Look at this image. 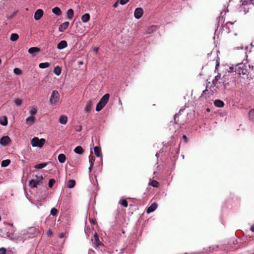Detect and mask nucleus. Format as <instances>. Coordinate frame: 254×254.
<instances>
[{
  "instance_id": "obj_1",
  "label": "nucleus",
  "mask_w": 254,
  "mask_h": 254,
  "mask_svg": "<svg viewBox=\"0 0 254 254\" xmlns=\"http://www.w3.org/2000/svg\"><path fill=\"white\" fill-rule=\"evenodd\" d=\"M223 79H225V77L223 76V78H221L220 74H218L212 80V83L210 87H216L219 89H224L226 84L225 83V81Z\"/></svg>"
},
{
  "instance_id": "obj_2",
  "label": "nucleus",
  "mask_w": 254,
  "mask_h": 254,
  "mask_svg": "<svg viewBox=\"0 0 254 254\" xmlns=\"http://www.w3.org/2000/svg\"><path fill=\"white\" fill-rule=\"evenodd\" d=\"M230 69H232V71H235L240 75H247L248 72L247 65L243 63L237 64L234 67H230Z\"/></svg>"
},
{
  "instance_id": "obj_3",
  "label": "nucleus",
  "mask_w": 254,
  "mask_h": 254,
  "mask_svg": "<svg viewBox=\"0 0 254 254\" xmlns=\"http://www.w3.org/2000/svg\"><path fill=\"white\" fill-rule=\"evenodd\" d=\"M253 1L254 0H241L240 1V6H243L245 14H246L249 11L250 5H254Z\"/></svg>"
},
{
  "instance_id": "obj_4",
  "label": "nucleus",
  "mask_w": 254,
  "mask_h": 254,
  "mask_svg": "<svg viewBox=\"0 0 254 254\" xmlns=\"http://www.w3.org/2000/svg\"><path fill=\"white\" fill-rule=\"evenodd\" d=\"M45 142V139H39L37 137H33L31 140V144L33 147H38L39 148H41Z\"/></svg>"
},
{
  "instance_id": "obj_5",
  "label": "nucleus",
  "mask_w": 254,
  "mask_h": 254,
  "mask_svg": "<svg viewBox=\"0 0 254 254\" xmlns=\"http://www.w3.org/2000/svg\"><path fill=\"white\" fill-rule=\"evenodd\" d=\"M36 180L32 179L29 181V186L32 188H36L43 180V177L42 175L40 176H36Z\"/></svg>"
},
{
  "instance_id": "obj_6",
  "label": "nucleus",
  "mask_w": 254,
  "mask_h": 254,
  "mask_svg": "<svg viewBox=\"0 0 254 254\" xmlns=\"http://www.w3.org/2000/svg\"><path fill=\"white\" fill-rule=\"evenodd\" d=\"M59 98V94L58 92L56 90L53 91L50 99V103L52 105L55 104L58 101Z\"/></svg>"
},
{
  "instance_id": "obj_7",
  "label": "nucleus",
  "mask_w": 254,
  "mask_h": 254,
  "mask_svg": "<svg viewBox=\"0 0 254 254\" xmlns=\"http://www.w3.org/2000/svg\"><path fill=\"white\" fill-rule=\"evenodd\" d=\"M143 13V10L142 8L138 7L135 9L134 12V17L137 19H139L141 17Z\"/></svg>"
},
{
  "instance_id": "obj_8",
  "label": "nucleus",
  "mask_w": 254,
  "mask_h": 254,
  "mask_svg": "<svg viewBox=\"0 0 254 254\" xmlns=\"http://www.w3.org/2000/svg\"><path fill=\"white\" fill-rule=\"evenodd\" d=\"M11 141V139L8 136H4L0 139V144L6 146Z\"/></svg>"
},
{
  "instance_id": "obj_9",
  "label": "nucleus",
  "mask_w": 254,
  "mask_h": 254,
  "mask_svg": "<svg viewBox=\"0 0 254 254\" xmlns=\"http://www.w3.org/2000/svg\"><path fill=\"white\" fill-rule=\"evenodd\" d=\"M44 14L43 10L41 9H37L34 14V18L36 20H40Z\"/></svg>"
},
{
  "instance_id": "obj_10",
  "label": "nucleus",
  "mask_w": 254,
  "mask_h": 254,
  "mask_svg": "<svg viewBox=\"0 0 254 254\" xmlns=\"http://www.w3.org/2000/svg\"><path fill=\"white\" fill-rule=\"evenodd\" d=\"M158 29V26L157 25H152L148 27L145 32L146 34H151L155 32Z\"/></svg>"
},
{
  "instance_id": "obj_11",
  "label": "nucleus",
  "mask_w": 254,
  "mask_h": 254,
  "mask_svg": "<svg viewBox=\"0 0 254 254\" xmlns=\"http://www.w3.org/2000/svg\"><path fill=\"white\" fill-rule=\"evenodd\" d=\"M92 105L93 104L91 100H88L87 101L84 108V112L89 113L92 109Z\"/></svg>"
},
{
  "instance_id": "obj_12",
  "label": "nucleus",
  "mask_w": 254,
  "mask_h": 254,
  "mask_svg": "<svg viewBox=\"0 0 254 254\" xmlns=\"http://www.w3.org/2000/svg\"><path fill=\"white\" fill-rule=\"evenodd\" d=\"M94 238L95 241V245L97 247L100 248V247L103 246V243L100 241L98 235L96 233L94 235Z\"/></svg>"
},
{
  "instance_id": "obj_13",
  "label": "nucleus",
  "mask_w": 254,
  "mask_h": 254,
  "mask_svg": "<svg viewBox=\"0 0 254 254\" xmlns=\"http://www.w3.org/2000/svg\"><path fill=\"white\" fill-rule=\"evenodd\" d=\"M69 24V22L66 21L61 24L59 27V30L60 32H64V31L66 28L68 27V25Z\"/></svg>"
},
{
  "instance_id": "obj_14",
  "label": "nucleus",
  "mask_w": 254,
  "mask_h": 254,
  "mask_svg": "<svg viewBox=\"0 0 254 254\" xmlns=\"http://www.w3.org/2000/svg\"><path fill=\"white\" fill-rule=\"evenodd\" d=\"M67 46V43L66 41L62 40L60 41L57 45V48L59 50H62Z\"/></svg>"
},
{
  "instance_id": "obj_15",
  "label": "nucleus",
  "mask_w": 254,
  "mask_h": 254,
  "mask_svg": "<svg viewBox=\"0 0 254 254\" xmlns=\"http://www.w3.org/2000/svg\"><path fill=\"white\" fill-rule=\"evenodd\" d=\"M157 207V204L155 203H153L146 210L147 213L149 214L155 211Z\"/></svg>"
},
{
  "instance_id": "obj_16",
  "label": "nucleus",
  "mask_w": 254,
  "mask_h": 254,
  "mask_svg": "<svg viewBox=\"0 0 254 254\" xmlns=\"http://www.w3.org/2000/svg\"><path fill=\"white\" fill-rule=\"evenodd\" d=\"M110 97V95L109 94H105L100 99V101H101L104 105H106L108 103Z\"/></svg>"
},
{
  "instance_id": "obj_17",
  "label": "nucleus",
  "mask_w": 254,
  "mask_h": 254,
  "mask_svg": "<svg viewBox=\"0 0 254 254\" xmlns=\"http://www.w3.org/2000/svg\"><path fill=\"white\" fill-rule=\"evenodd\" d=\"M35 120V117L34 116H30L26 119V123L29 126H31L34 123Z\"/></svg>"
},
{
  "instance_id": "obj_18",
  "label": "nucleus",
  "mask_w": 254,
  "mask_h": 254,
  "mask_svg": "<svg viewBox=\"0 0 254 254\" xmlns=\"http://www.w3.org/2000/svg\"><path fill=\"white\" fill-rule=\"evenodd\" d=\"M90 16L89 13H85L82 15L81 20L83 22L86 23L89 21L90 20Z\"/></svg>"
},
{
  "instance_id": "obj_19",
  "label": "nucleus",
  "mask_w": 254,
  "mask_h": 254,
  "mask_svg": "<svg viewBox=\"0 0 254 254\" xmlns=\"http://www.w3.org/2000/svg\"><path fill=\"white\" fill-rule=\"evenodd\" d=\"M214 104L216 107L219 108L223 107L224 106V103L220 100H216L214 102Z\"/></svg>"
},
{
  "instance_id": "obj_20",
  "label": "nucleus",
  "mask_w": 254,
  "mask_h": 254,
  "mask_svg": "<svg viewBox=\"0 0 254 254\" xmlns=\"http://www.w3.org/2000/svg\"><path fill=\"white\" fill-rule=\"evenodd\" d=\"M67 117L66 116L62 115L59 118V122L61 124L65 125L67 123Z\"/></svg>"
},
{
  "instance_id": "obj_21",
  "label": "nucleus",
  "mask_w": 254,
  "mask_h": 254,
  "mask_svg": "<svg viewBox=\"0 0 254 254\" xmlns=\"http://www.w3.org/2000/svg\"><path fill=\"white\" fill-rule=\"evenodd\" d=\"M74 152L78 154H82L84 150L81 146H77L74 148Z\"/></svg>"
},
{
  "instance_id": "obj_22",
  "label": "nucleus",
  "mask_w": 254,
  "mask_h": 254,
  "mask_svg": "<svg viewBox=\"0 0 254 254\" xmlns=\"http://www.w3.org/2000/svg\"><path fill=\"white\" fill-rule=\"evenodd\" d=\"M105 105H104L101 101H99L96 107V111L97 112L100 111Z\"/></svg>"
},
{
  "instance_id": "obj_23",
  "label": "nucleus",
  "mask_w": 254,
  "mask_h": 254,
  "mask_svg": "<svg viewBox=\"0 0 254 254\" xmlns=\"http://www.w3.org/2000/svg\"><path fill=\"white\" fill-rule=\"evenodd\" d=\"M0 124L2 126H6L7 125V119L6 116H3L0 118Z\"/></svg>"
},
{
  "instance_id": "obj_24",
  "label": "nucleus",
  "mask_w": 254,
  "mask_h": 254,
  "mask_svg": "<svg viewBox=\"0 0 254 254\" xmlns=\"http://www.w3.org/2000/svg\"><path fill=\"white\" fill-rule=\"evenodd\" d=\"M66 160V157L64 154H60L58 156V160L61 163H63Z\"/></svg>"
},
{
  "instance_id": "obj_25",
  "label": "nucleus",
  "mask_w": 254,
  "mask_h": 254,
  "mask_svg": "<svg viewBox=\"0 0 254 254\" xmlns=\"http://www.w3.org/2000/svg\"><path fill=\"white\" fill-rule=\"evenodd\" d=\"M75 181L74 180H70L67 182V186L68 188H73L75 185Z\"/></svg>"
},
{
  "instance_id": "obj_26",
  "label": "nucleus",
  "mask_w": 254,
  "mask_h": 254,
  "mask_svg": "<svg viewBox=\"0 0 254 254\" xmlns=\"http://www.w3.org/2000/svg\"><path fill=\"white\" fill-rule=\"evenodd\" d=\"M52 12L57 15H60L62 14L61 10L58 7H55L53 8Z\"/></svg>"
},
{
  "instance_id": "obj_27",
  "label": "nucleus",
  "mask_w": 254,
  "mask_h": 254,
  "mask_svg": "<svg viewBox=\"0 0 254 254\" xmlns=\"http://www.w3.org/2000/svg\"><path fill=\"white\" fill-rule=\"evenodd\" d=\"M40 51V49L37 47H31L29 49L28 52L29 53L32 54L33 53L38 52Z\"/></svg>"
},
{
  "instance_id": "obj_28",
  "label": "nucleus",
  "mask_w": 254,
  "mask_h": 254,
  "mask_svg": "<svg viewBox=\"0 0 254 254\" xmlns=\"http://www.w3.org/2000/svg\"><path fill=\"white\" fill-rule=\"evenodd\" d=\"M94 150L95 155L97 157H100L101 156V149L98 146H95L94 148Z\"/></svg>"
},
{
  "instance_id": "obj_29",
  "label": "nucleus",
  "mask_w": 254,
  "mask_h": 254,
  "mask_svg": "<svg viewBox=\"0 0 254 254\" xmlns=\"http://www.w3.org/2000/svg\"><path fill=\"white\" fill-rule=\"evenodd\" d=\"M74 12L72 9H69L67 11V16L68 19H71L73 17Z\"/></svg>"
},
{
  "instance_id": "obj_30",
  "label": "nucleus",
  "mask_w": 254,
  "mask_h": 254,
  "mask_svg": "<svg viewBox=\"0 0 254 254\" xmlns=\"http://www.w3.org/2000/svg\"><path fill=\"white\" fill-rule=\"evenodd\" d=\"M61 68L59 66H57L54 69V72L57 75H60L61 73Z\"/></svg>"
},
{
  "instance_id": "obj_31",
  "label": "nucleus",
  "mask_w": 254,
  "mask_h": 254,
  "mask_svg": "<svg viewBox=\"0 0 254 254\" xmlns=\"http://www.w3.org/2000/svg\"><path fill=\"white\" fill-rule=\"evenodd\" d=\"M10 163V160L9 159H6L3 160L1 162V166L2 167H6L8 166Z\"/></svg>"
},
{
  "instance_id": "obj_32",
  "label": "nucleus",
  "mask_w": 254,
  "mask_h": 254,
  "mask_svg": "<svg viewBox=\"0 0 254 254\" xmlns=\"http://www.w3.org/2000/svg\"><path fill=\"white\" fill-rule=\"evenodd\" d=\"M47 165V163H40V164L36 165L34 166V168L35 169H41L44 168Z\"/></svg>"
},
{
  "instance_id": "obj_33",
  "label": "nucleus",
  "mask_w": 254,
  "mask_h": 254,
  "mask_svg": "<svg viewBox=\"0 0 254 254\" xmlns=\"http://www.w3.org/2000/svg\"><path fill=\"white\" fill-rule=\"evenodd\" d=\"M18 38L19 36L17 34L12 33L10 36V39L12 41H16L18 40Z\"/></svg>"
},
{
  "instance_id": "obj_34",
  "label": "nucleus",
  "mask_w": 254,
  "mask_h": 254,
  "mask_svg": "<svg viewBox=\"0 0 254 254\" xmlns=\"http://www.w3.org/2000/svg\"><path fill=\"white\" fill-rule=\"evenodd\" d=\"M180 111L178 113H176L175 114V115L174 116V122H175V123L177 124H181L182 123L181 122L179 121V119H178L177 118L179 117V116L180 115Z\"/></svg>"
},
{
  "instance_id": "obj_35",
  "label": "nucleus",
  "mask_w": 254,
  "mask_h": 254,
  "mask_svg": "<svg viewBox=\"0 0 254 254\" xmlns=\"http://www.w3.org/2000/svg\"><path fill=\"white\" fill-rule=\"evenodd\" d=\"M149 185L157 188L159 186V183L156 180H152L149 182Z\"/></svg>"
},
{
  "instance_id": "obj_36",
  "label": "nucleus",
  "mask_w": 254,
  "mask_h": 254,
  "mask_svg": "<svg viewBox=\"0 0 254 254\" xmlns=\"http://www.w3.org/2000/svg\"><path fill=\"white\" fill-rule=\"evenodd\" d=\"M249 119L252 121H254V109H252L249 113Z\"/></svg>"
},
{
  "instance_id": "obj_37",
  "label": "nucleus",
  "mask_w": 254,
  "mask_h": 254,
  "mask_svg": "<svg viewBox=\"0 0 254 254\" xmlns=\"http://www.w3.org/2000/svg\"><path fill=\"white\" fill-rule=\"evenodd\" d=\"M50 66V64L48 63H42L39 64V67L41 68H47Z\"/></svg>"
},
{
  "instance_id": "obj_38",
  "label": "nucleus",
  "mask_w": 254,
  "mask_h": 254,
  "mask_svg": "<svg viewBox=\"0 0 254 254\" xmlns=\"http://www.w3.org/2000/svg\"><path fill=\"white\" fill-rule=\"evenodd\" d=\"M120 203L125 207H127L128 206V202L125 199L121 200L120 201Z\"/></svg>"
},
{
  "instance_id": "obj_39",
  "label": "nucleus",
  "mask_w": 254,
  "mask_h": 254,
  "mask_svg": "<svg viewBox=\"0 0 254 254\" xmlns=\"http://www.w3.org/2000/svg\"><path fill=\"white\" fill-rule=\"evenodd\" d=\"M55 182H56V181L55 179H50L49 180V183H48L49 187L50 188H52L53 187Z\"/></svg>"
},
{
  "instance_id": "obj_40",
  "label": "nucleus",
  "mask_w": 254,
  "mask_h": 254,
  "mask_svg": "<svg viewBox=\"0 0 254 254\" xmlns=\"http://www.w3.org/2000/svg\"><path fill=\"white\" fill-rule=\"evenodd\" d=\"M58 211L55 208H52L51 210V214L53 216H57L58 214Z\"/></svg>"
},
{
  "instance_id": "obj_41",
  "label": "nucleus",
  "mask_w": 254,
  "mask_h": 254,
  "mask_svg": "<svg viewBox=\"0 0 254 254\" xmlns=\"http://www.w3.org/2000/svg\"><path fill=\"white\" fill-rule=\"evenodd\" d=\"M13 72L15 74L20 75L21 74V70L18 68H15L13 70Z\"/></svg>"
},
{
  "instance_id": "obj_42",
  "label": "nucleus",
  "mask_w": 254,
  "mask_h": 254,
  "mask_svg": "<svg viewBox=\"0 0 254 254\" xmlns=\"http://www.w3.org/2000/svg\"><path fill=\"white\" fill-rule=\"evenodd\" d=\"M18 12V10H16L12 14L9 15H7V18H8V19L12 18L14 16L16 15V14Z\"/></svg>"
},
{
  "instance_id": "obj_43",
  "label": "nucleus",
  "mask_w": 254,
  "mask_h": 254,
  "mask_svg": "<svg viewBox=\"0 0 254 254\" xmlns=\"http://www.w3.org/2000/svg\"><path fill=\"white\" fill-rule=\"evenodd\" d=\"M37 109L35 108H32L30 111L31 116H34L37 113Z\"/></svg>"
},
{
  "instance_id": "obj_44",
  "label": "nucleus",
  "mask_w": 254,
  "mask_h": 254,
  "mask_svg": "<svg viewBox=\"0 0 254 254\" xmlns=\"http://www.w3.org/2000/svg\"><path fill=\"white\" fill-rule=\"evenodd\" d=\"M14 103L15 104L17 105V106H20L21 105L22 103V101L21 99H15V101H14Z\"/></svg>"
},
{
  "instance_id": "obj_45",
  "label": "nucleus",
  "mask_w": 254,
  "mask_h": 254,
  "mask_svg": "<svg viewBox=\"0 0 254 254\" xmlns=\"http://www.w3.org/2000/svg\"><path fill=\"white\" fill-rule=\"evenodd\" d=\"M129 0H120V2L122 5H124L127 3L129 1Z\"/></svg>"
},
{
  "instance_id": "obj_46",
  "label": "nucleus",
  "mask_w": 254,
  "mask_h": 254,
  "mask_svg": "<svg viewBox=\"0 0 254 254\" xmlns=\"http://www.w3.org/2000/svg\"><path fill=\"white\" fill-rule=\"evenodd\" d=\"M94 161H95V157L94 156H92L91 158L89 159L90 164H92V163H93V165H94Z\"/></svg>"
},
{
  "instance_id": "obj_47",
  "label": "nucleus",
  "mask_w": 254,
  "mask_h": 254,
  "mask_svg": "<svg viewBox=\"0 0 254 254\" xmlns=\"http://www.w3.org/2000/svg\"><path fill=\"white\" fill-rule=\"evenodd\" d=\"M6 250L4 248H0V254H5Z\"/></svg>"
},
{
  "instance_id": "obj_48",
  "label": "nucleus",
  "mask_w": 254,
  "mask_h": 254,
  "mask_svg": "<svg viewBox=\"0 0 254 254\" xmlns=\"http://www.w3.org/2000/svg\"><path fill=\"white\" fill-rule=\"evenodd\" d=\"M89 221L90 222V223H91L92 224H96V221L93 219V218H89Z\"/></svg>"
},
{
  "instance_id": "obj_49",
  "label": "nucleus",
  "mask_w": 254,
  "mask_h": 254,
  "mask_svg": "<svg viewBox=\"0 0 254 254\" xmlns=\"http://www.w3.org/2000/svg\"><path fill=\"white\" fill-rule=\"evenodd\" d=\"M53 234V233H52V231H51V230H49L47 232V235L48 236H52Z\"/></svg>"
},
{
  "instance_id": "obj_50",
  "label": "nucleus",
  "mask_w": 254,
  "mask_h": 254,
  "mask_svg": "<svg viewBox=\"0 0 254 254\" xmlns=\"http://www.w3.org/2000/svg\"><path fill=\"white\" fill-rule=\"evenodd\" d=\"M119 5V2L118 1H117L113 5V7L116 8Z\"/></svg>"
},
{
  "instance_id": "obj_51",
  "label": "nucleus",
  "mask_w": 254,
  "mask_h": 254,
  "mask_svg": "<svg viewBox=\"0 0 254 254\" xmlns=\"http://www.w3.org/2000/svg\"><path fill=\"white\" fill-rule=\"evenodd\" d=\"M183 138L185 140V141L186 142H187L188 138H187V136L186 135H184L183 136Z\"/></svg>"
},
{
  "instance_id": "obj_52",
  "label": "nucleus",
  "mask_w": 254,
  "mask_h": 254,
  "mask_svg": "<svg viewBox=\"0 0 254 254\" xmlns=\"http://www.w3.org/2000/svg\"><path fill=\"white\" fill-rule=\"evenodd\" d=\"M64 233H61L60 235H59V237L60 238H64Z\"/></svg>"
},
{
  "instance_id": "obj_53",
  "label": "nucleus",
  "mask_w": 254,
  "mask_h": 254,
  "mask_svg": "<svg viewBox=\"0 0 254 254\" xmlns=\"http://www.w3.org/2000/svg\"><path fill=\"white\" fill-rule=\"evenodd\" d=\"M93 167V163H92V164H90V166H89V171H91V170L92 169Z\"/></svg>"
},
{
  "instance_id": "obj_54",
  "label": "nucleus",
  "mask_w": 254,
  "mask_h": 254,
  "mask_svg": "<svg viewBox=\"0 0 254 254\" xmlns=\"http://www.w3.org/2000/svg\"><path fill=\"white\" fill-rule=\"evenodd\" d=\"M249 67L250 68H251L252 70H254V65H249Z\"/></svg>"
},
{
  "instance_id": "obj_55",
  "label": "nucleus",
  "mask_w": 254,
  "mask_h": 254,
  "mask_svg": "<svg viewBox=\"0 0 254 254\" xmlns=\"http://www.w3.org/2000/svg\"><path fill=\"white\" fill-rule=\"evenodd\" d=\"M250 230L251 231L254 232V224L251 226Z\"/></svg>"
},
{
  "instance_id": "obj_56",
  "label": "nucleus",
  "mask_w": 254,
  "mask_h": 254,
  "mask_svg": "<svg viewBox=\"0 0 254 254\" xmlns=\"http://www.w3.org/2000/svg\"><path fill=\"white\" fill-rule=\"evenodd\" d=\"M98 50V49L97 48H95L94 49V51H95L96 53L97 52Z\"/></svg>"
},
{
  "instance_id": "obj_57",
  "label": "nucleus",
  "mask_w": 254,
  "mask_h": 254,
  "mask_svg": "<svg viewBox=\"0 0 254 254\" xmlns=\"http://www.w3.org/2000/svg\"><path fill=\"white\" fill-rule=\"evenodd\" d=\"M78 131H80L81 130V127H80V128H78Z\"/></svg>"
},
{
  "instance_id": "obj_58",
  "label": "nucleus",
  "mask_w": 254,
  "mask_h": 254,
  "mask_svg": "<svg viewBox=\"0 0 254 254\" xmlns=\"http://www.w3.org/2000/svg\"><path fill=\"white\" fill-rule=\"evenodd\" d=\"M78 131H80L81 130V127H80V128H78Z\"/></svg>"
},
{
  "instance_id": "obj_59",
  "label": "nucleus",
  "mask_w": 254,
  "mask_h": 254,
  "mask_svg": "<svg viewBox=\"0 0 254 254\" xmlns=\"http://www.w3.org/2000/svg\"><path fill=\"white\" fill-rule=\"evenodd\" d=\"M206 91H207V89H205V90H204V91H203V93H204L205 92H206Z\"/></svg>"
},
{
  "instance_id": "obj_60",
  "label": "nucleus",
  "mask_w": 254,
  "mask_h": 254,
  "mask_svg": "<svg viewBox=\"0 0 254 254\" xmlns=\"http://www.w3.org/2000/svg\"><path fill=\"white\" fill-rule=\"evenodd\" d=\"M1 60L0 59V64H1Z\"/></svg>"
},
{
  "instance_id": "obj_61",
  "label": "nucleus",
  "mask_w": 254,
  "mask_h": 254,
  "mask_svg": "<svg viewBox=\"0 0 254 254\" xmlns=\"http://www.w3.org/2000/svg\"><path fill=\"white\" fill-rule=\"evenodd\" d=\"M83 64V63H82V62H80V63H79V64Z\"/></svg>"
}]
</instances>
